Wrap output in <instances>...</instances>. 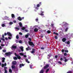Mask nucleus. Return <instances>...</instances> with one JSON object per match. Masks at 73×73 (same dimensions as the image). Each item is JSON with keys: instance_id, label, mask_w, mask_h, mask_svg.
<instances>
[{"instance_id": "c03bdc74", "label": "nucleus", "mask_w": 73, "mask_h": 73, "mask_svg": "<svg viewBox=\"0 0 73 73\" xmlns=\"http://www.w3.org/2000/svg\"><path fill=\"white\" fill-rule=\"evenodd\" d=\"M40 6V4H38L37 5V7H39Z\"/></svg>"}, {"instance_id": "ea45409f", "label": "nucleus", "mask_w": 73, "mask_h": 73, "mask_svg": "<svg viewBox=\"0 0 73 73\" xmlns=\"http://www.w3.org/2000/svg\"><path fill=\"white\" fill-rule=\"evenodd\" d=\"M68 28H66L65 30V32H67V31H68Z\"/></svg>"}, {"instance_id": "09e8293b", "label": "nucleus", "mask_w": 73, "mask_h": 73, "mask_svg": "<svg viewBox=\"0 0 73 73\" xmlns=\"http://www.w3.org/2000/svg\"><path fill=\"white\" fill-rule=\"evenodd\" d=\"M6 52V50H3V52Z\"/></svg>"}, {"instance_id": "052dcab7", "label": "nucleus", "mask_w": 73, "mask_h": 73, "mask_svg": "<svg viewBox=\"0 0 73 73\" xmlns=\"http://www.w3.org/2000/svg\"><path fill=\"white\" fill-rule=\"evenodd\" d=\"M35 20L36 21H38V19H35Z\"/></svg>"}, {"instance_id": "0eeeda50", "label": "nucleus", "mask_w": 73, "mask_h": 73, "mask_svg": "<svg viewBox=\"0 0 73 73\" xmlns=\"http://www.w3.org/2000/svg\"><path fill=\"white\" fill-rule=\"evenodd\" d=\"M17 63V62H16V61H13L12 62V64H13L14 65H16Z\"/></svg>"}, {"instance_id": "2eb2a0df", "label": "nucleus", "mask_w": 73, "mask_h": 73, "mask_svg": "<svg viewBox=\"0 0 73 73\" xmlns=\"http://www.w3.org/2000/svg\"><path fill=\"white\" fill-rule=\"evenodd\" d=\"M40 11L41 12V13L40 14V15H41V16H44V14H43L44 13V12L42 11Z\"/></svg>"}, {"instance_id": "dca6fc26", "label": "nucleus", "mask_w": 73, "mask_h": 73, "mask_svg": "<svg viewBox=\"0 0 73 73\" xmlns=\"http://www.w3.org/2000/svg\"><path fill=\"white\" fill-rule=\"evenodd\" d=\"M12 47L13 49H16L17 48V47L16 46H13Z\"/></svg>"}, {"instance_id": "49530a36", "label": "nucleus", "mask_w": 73, "mask_h": 73, "mask_svg": "<svg viewBox=\"0 0 73 73\" xmlns=\"http://www.w3.org/2000/svg\"><path fill=\"white\" fill-rule=\"evenodd\" d=\"M19 34L20 35H23V33L21 32L19 33Z\"/></svg>"}, {"instance_id": "473e14b6", "label": "nucleus", "mask_w": 73, "mask_h": 73, "mask_svg": "<svg viewBox=\"0 0 73 73\" xmlns=\"http://www.w3.org/2000/svg\"><path fill=\"white\" fill-rule=\"evenodd\" d=\"M22 30H24L25 29V27H23V28H21Z\"/></svg>"}, {"instance_id": "423d86ee", "label": "nucleus", "mask_w": 73, "mask_h": 73, "mask_svg": "<svg viewBox=\"0 0 73 73\" xmlns=\"http://www.w3.org/2000/svg\"><path fill=\"white\" fill-rule=\"evenodd\" d=\"M24 66V64H20L19 65V68H21L22 66Z\"/></svg>"}, {"instance_id": "680f3d73", "label": "nucleus", "mask_w": 73, "mask_h": 73, "mask_svg": "<svg viewBox=\"0 0 73 73\" xmlns=\"http://www.w3.org/2000/svg\"><path fill=\"white\" fill-rule=\"evenodd\" d=\"M55 35H56V36H58V34L57 33H56Z\"/></svg>"}, {"instance_id": "79ce46f5", "label": "nucleus", "mask_w": 73, "mask_h": 73, "mask_svg": "<svg viewBox=\"0 0 73 73\" xmlns=\"http://www.w3.org/2000/svg\"><path fill=\"white\" fill-rule=\"evenodd\" d=\"M64 55L65 56H67V54L66 53H65L64 54Z\"/></svg>"}, {"instance_id": "5fc2aeb1", "label": "nucleus", "mask_w": 73, "mask_h": 73, "mask_svg": "<svg viewBox=\"0 0 73 73\" xmlns=\"http://www.w3.org/2000/svg\"><path fill=\"white\" fill-rule=\"evenodd\" d=\"M4 69H5V70H6V69H7V67H4Z\"/></svg>"}, {"instance_id": "7c9ffc66", "label": "nucleus", "mask_w": 73, "mask_h": 73, "mask_svg": "<svg viewBox=\"0 0 73 73\" xmlns=\"http://www.w3.org/2000/svg\"><path fill=\"white\" fill-rule=\"evenodd\" d=\"M16 38H17V39H18V38H19V35H17L16 36Z\"/></svg>"}, {"instance_id": "39448f33", "label": "nucleus", "mask_w": 73, "mask_h": 73, "mask_svg": "<svg viewBox=\"0 0 73 73\" xmlns=\"http://www.w3.org/2000/svg\"><path fill=\"white\" fill-rule=\"evenodd\" d=\"M7 34L8 36H12V34H11V33L9 32H7Z\"/></svg>"}, {"instance_id": "4be33fe9", "label": "nucleus", "mask_w": 73, "mask_h": 73, "mask_svg": "<svg viewBox=\"0 0 73 73\" xmlns=\"http://www.w3.org/2000/svg\"><path fill=\"white\" fill-rule=\"evenodd\" d=\"M9 72L10 73H12V70H11V69H9Z\"/></svg>"}, {"instance_id": "f257e3e1", "label": "nucleus", "mask_w": 73, "mask_h": 73, "mask_svg": "<svg viewBox=\"0 0 73 73\" xmlns=\"http://www.w3.org/2000/svg\"><path fill=\"white\" fill-rule=\"evenodd\" d=\"M29 45H30V46H32V45L35 46V44H33V42L31 41H29Z\"/></svg>"}, {"instance_id": "338daca9", "label": "nucleus", "mask_w": 73, "mask_h": 73, "mask_svg": "<svg viewBox=\"0 0 73 73\" xmlns=\"http://www.w3.org/2000/svg\"><path fill=\"white\" fill-rule=\"evenodd\" d=\"M44 48H43V47H41V49H42V50L44 49Z\"/></svg>"}, {"instance_id": "6e6d98bb", "label": "nucleus", "mask_w": 73, "mask_h": 73, "mask_svg": "<svg viewBox=\"0 0 73 73\" xmlns=\"http://www.w3.org/2000/svg\"><path fill=\"white\" fill-rule=\"evenodd\" d=\"M2 59L3 60H5V58H3Z\"/></svg>"}, {"instance_id": "1a4fd4ad", "label": "nucleus", "mask_w": 73, "mask_h": 73, "mask_svg": "<svg viewBox=\"0 0 73 73\" xmlns=\"http://www.w3.org/2000/svg\"><path fill=\"white\" fill-rule=\"evenodd\" d=\"M20 49H21L22 52H23L24 51V47L23 46H21L20 48Z\"/></svg>"}, {"instance_id": "bf43d9fd", "label": "nucleus", "mask_w": 73, "mask_h": 73, "mask_svg": "<svg viewBox=\"0 0 73 73\" xmlns=\"http://www.w3.org/2000/svg\"><path fill=\"white\" fill-rule=\"evenodd\" d=\"M5 73H7V70H5Z\"/></svg>"}, {"instance_id": "c9c22d12", "label": "nucleus", "mask_w": 73, "mask_h": 73, "mask_svg": "<svg viewBox=\"0 0 73 73\" xmlns=\"http://www.w3.org/2000/svg\"><path fill=\"white\" fill-rule=\"evenodd\" d=\"M48 56L49 57H51V55L50 54H49L48 55Z\"/></svg>"}, {"instance_id": "de8ad7c7", "label": "nucleus", "mask_w": 73, "mask_h": 73, "mask_svg": "<svg viewBox=\"0 0 73 73\" xmlns=\"http://www.w3.org/2000/svg\"><path fill=\"white\" fill-rule=\"evenodd\" d=\"M72 72L71 71H69L67 72V73H72Z\"/></svg>"}, {"instance_id": "4468645a", "label": "nucleus", "mask_w": 73, "mask_h": 73, "mask_svg": "<svg viewBox=\"0 0 73 73\" xmlns=\"http://www.w3.org/2000/svg\"><path fill=\"white\" fill-rule=\"evenodd\" d=\"M64 25L65 27H66L67 26H68V25H69V24H68V23H67L66 22L65 24H64Z\"/></svg>"}, {"instance_id": "ddd939ff", "label": "nucleus", "mask_w": 73, "mask_h": 73, "mask_svg": "<svg viewBox=\"0 0 73 73\" xmlns=\"http://www.w3.org/2000/svg\"><path fill=\"white\" fill-rule=\"evenodd\" d=\"M17 58H18V59H19V60H20V59H21V57H20V56H19V54L17 55Z\"/></svg>"}, {"instance_id": "58836bf2", "label": "nucleus", "mask_w": 73, "mask_h": 73, "mask_svg": "<svg viewBox=\"0 0 73 73\" xmlns=\"http://www.w3.org/2000/svg\"><path fill=\"white\" fill-rule=\"evenodd\" d=\"M1 40H3V41H5V39L4 38H1Z\"/></svg>"}, {"instance_id": "a19ab883", "label": "nucleus", "mask_w": 73, "mask_h": 73, "mask_svg": "<svg viewBox=\"0 0 73 73\" xmlns=\"http://www.w3.org/2000/svg\"><path fill=\"white\" fill-rule=\"evenodd\" d=\"M29 47H28V48H26V50H29Z\"/></svg>"}, {"instance_id": "8fccbe9b", "label": "nucleus", "mask_w": 73, "mask_h": 73, "mask_svg": "<svg viewBox=\"0 0 73 73\" xmlns=\"http://www.w3.org/2000/svg\"><path fill=\"white\" fill-rule=\"evenodd\" d=\"M29 40L30 41H32V39H31V38H29Z\"/></svg>"}, {"instance_id": "aec40b11", "label": "nucleus", "mask_w": 73, "mask_h": 73, "mask_svg": "<svg viewBox=\"0 0 73 73\" xmlns=\"http://www.w3.org/2000/svg\"><path fill=\"white\" fill-rule=\"evenodd\" d=\"M19 26L21 27H22V23H21V22L19 23Z\"/></svg>"}, {"instance_id": "393cba45", "label": "nucleus", "mask_w": 73, "mask_h": 73, "mask_svg": "<svg viewBox=\"0 0 73 73\" xmlns=\"http://www.w3.org/2000/svg\"><path fill=\"white\" fill-rule=\"evenodd\" d=\"M26 61L27 62H28V63H30V62L28 61V59H26Z\"/></svg>"}, {"instance_id": "e2e57ef3", "label": "nucleus", "mask_w": 73, "mask_h": 73, "mask_svg": "<svg viewBox=\"0 0 73 73\" xmlns=\"http://www.w3.org/2000/svg\"><path fill=\"white\" fill-rule=\"evenodd\" d=\"M23 57H27V55H23Z\"/></svg>"}, {"instance_id": "6ab92c4d", "label": "nucleus", "mask_w": 73, "mask_h": 73, "mask_svg": "<svg viewBox=\"0 0 73 73\" xmlns=\"http://www.w3.org/2000/svg\"><path fill=\"white\" fill-rule=\"evenodd\" d=\"M44 70H42L40 72V73H44Z\"/></svg>"}, {"instance_id": "3c124183", "label": "nucleus", "mask_w": 73, "mask_h": 73, "mask_svg": "<svg viewBox=\"0 0 73 73\" xmlns=\"http://www.w3.org/2000/svg\"><path fill=\"white\" fill-rule=\"evenodd\" d=\"M4 66H5L4 64H2V67H3Z\"/></svg>"}, {"instance_id": "69168bd1", "label": "nucleus", "mask_w": 73, "mask_h": 73, "mask_svg": "<svg viewBox=\"0 0 73 73\" xmlns=\"http://www.w3.org/2000/svg\"><path fill=\"white\" fill-rule=\"evenodd\" d=\"M7 33H4V35L5 36H7Z\"/></svg>"}, {"instance_id": "9b49d317", "label": "nucleus", "mask_w": 73, "mask_h": 73, "mask_svg": "<svg viewBox=\"0 0 73 73\" xmlns=\"http://www.w3.org/2000/svg\"><path fill=\"white\" fill-rule=\"evenodd\" d=\"M66 39L65 38H63L62 39V41L63 42H65V41H66Z\"/></svg>"}, {"instance_id": "774afa93", "label": "nucleus", "mask_w": 73, "mask_h": 73, "mask_svg": "<svg viewBox=\"0 0 73 73\" xmlns=\"http://www.w3.org/2000/svg\"><path fill=\"white\" fill-rule=\"evenodd\" d=\"M15 56H17V54H16V53H15Z\"/></svg>"}, {"instance_id": "c85d7f7f", "label": "nucleus", "mask_w": 73, "mask_h": 73, "mask_svg": "<svg viewBox=\"0 0 73 73\" xmlns=\"http://www.w3.org/2000/svg\"><path fill=\"white\" fill-rule=\"evenodd\" d=\"M20 55H21V56H23L24 54L22 53H20Z\"/></svg>"}, {"instance_id": "f03ea898", "label": "nucleus", "mask_w": 73, "mask_h": 73, "mask_svg": "<svg viewBox=\"0 0 73 73\" xmlns=\"http://www.w3.org/2000/svg\"><path fill=\"white\" fill-rule=\"evenodd\" d=\"M49 64H47L45 66H44L43 68H42V69H47V68L49 67Z\"/></svg>"}, {"instance_id": "a878e982", "label": "nucleus", "mask_w": 73, "mask_h": 73, "mask_svg": "<svg viewBox=\"0 0 73 73\" xmlns=\"http://www.w3.org/2000/svg\"><path fill=\"white\" fill-rule=\"evenodd\" d=\"M51 27H52V28H53V27H54V24H51Z\"/></svg>"}, {"instance_id": "e433bc0d", "label": "nucleus", "mask_w": 73, "mask_h": 73, "mask_svg": "<svg viewBox=\"0 0 73 73\" xmlns=\"http://www.w3.org/2000/svg\"><path fill=\"white\" fill-rule=\"evenodd\" d=\"M68 61V60L67 59H65L64 60V62H67V61Z\"/></svg>"}, {"instance_id": "4c0bfd02", "label": "nucleus", "mask_w": 73, "mask_h": 73, "mask_svg": "<svg viewBox=\"0 0 73 73\" xmlns=\"http://www.w3.org/2000/svg\"><path fill=\"white\" fill-rule=\"evenodd\" d=\"M19 43H20V44H21L22 43V41L21 40H20L19 42Z\"/></svg>"}, {"instance_id": "6e6552de", "label": "nucleus", "mask_w": 73, "mask_h": 73, "mask_svg": "<svg viewBox=\"0 0 73 73\" xmlns=\"http://www.w3.org/2000/svg\"><path fill=\"white\" fill-rule=\"evenodd\" d=\"M17 19L19 21H21L22 20V19L20 17H19L17 18Z\"/></svg>"}, {"instance_id": "5701e85b", "label": "nucleus", "mask_w": 73, "mask_h": 73, "mask_svg": "<svg viewBox=\"0 0 73 73\" xmlns=\"http://www.w3.org/2000/svg\"><path fill=\"white\" fill-rule=\"evenodd\" d=\"M47 33H51V31H49V30H48L47 31Z\"/></svg>"}, {"instance_id": "b1692460", "label": "nucleus", "mask_w": 73, "mask_h": 73, "mask_svg": "<svg viewBox=\"0 0 73 73\" xmlns=\"http://www.w3.org/2000/svg\"><path fill=\"white\" fill-rule=\"evenodd\" d=\"M11 68H12V69H15V66H12Z\"/></svg>"}, {"instance_id": "0e129e2a", "label": "nucleus", "mask_w": 73, "mask_h": 73, "mask_svg": "<svg viewBox=\"0 0 73 73\" xmlns=\"http://www.w3.org/2000/svg\"><path fill=\"white\" fill-rule=\"evenodd\" d=\"M62 52H64V50L62 49Z\"/></svg>"}, {"instance_id": "f704fd0d", "label": "nucleus", "mask_w": 73, "mask_h": 73, "mask_svg": "<svg viewBox=\"0 0 73 73\" xmlns=\"http://www.w3.org/2000/svg\"><path fill=\"white\" fill-rule=\"evenodd\" d=\"M58 64H60V65H61V64H62V62L60 61H59L58 62Z\"/></svg>"}, {"instance_id": "7ed1b4c3", "label": "nucleus", "mask_w": 73, "mask_h": 73, "mask_svg": "<svg viewBox=\"0 0 73 73\" xmlns=\"http://www.w3.org/2000/svg\"><path fill=\"white\" fill-rule=\"evenodd\" d=\"M65 36H66V37L67 38H68V37H69V38H70V36L69 35V34H66L65 35Z\"/></svg>"}, {"instance_id": "f8f14e48", "label": "nucleus", "mask_w": 73, "mask_h": 73, "mask_svg": "<svg viewBox=\"0 0 73 73\" xmlns=\"http://www.w3.org/2000/svg\"><path fill=\"white\" fill-rule=\"evenodd\" d=\"M38 31V29L37 28H35L34 29V31L35 32H37Z\"/></svg>"}, {"instance_id": "a211bd4d", "label": "nucleus", "mask_w": 73, "mask_h": 73, "mask_svg": "<svg viewBox=\"0 0 73 73\" xmlns=\"http://www.w3.org/2000/svg\"><path fill=\"white\" fill-rule=\"evenodd\" d=\"M13 59L15 60H17V58L16 57H14Z\"/></svg>"}, {"instance_id": "4d7b16f0", "label": "nucleus", "mask_w": 73, "mask_h": 73, "mask_svg": "<svg viewBox=\"0 0 73 73\" xmlns=\"http://www.w3.org/2000/svg\"><path fill=\"white\" fill-rule=\"evenodd\" d=\"M2 62H5V60H3L2 61Z\"/></svg>"}, {"instance_id": "a18cd8bd", "label": "nucleus", "mask_w": 73, "mask_h": 73, "mask_svg": "<svg viewBox=\"0 0 73 73\" xmlns=\"http://www.w3.org/2000/svg\"><path fill=\"white\" fill-rule=\"evenodd\" d=\"M39 4L40 6L42 4V3H41V2H39Z\"/></svg>"}, {"instance_id": "13d9d810", "label": "nucleus", "mask_w": 73, "mask_h": 73, "mask_svg": "<svg viewBox=\"0 0 73 73\" xmlns=\"http://www.w3.org/2000/svg\"><path fill=\"white\" fill-rule=\"evenodd\" d=\"M60 60H61V61L63 60V58H61L60 59Z\"/></svg>"}, {"instance_id": "72a5a7b5", "label": "nucleus", "mask_w": 73, "mask_h": 73, "mask_svg": "<svg viewBox=\"0 0 73 73\" xmlns=\"http://www.w3.org/2000/svg\"><path fill=\"white\" fill-rule=\"evenodd\" d=\"M54 38H55V39H56V40H57V38H58V37L57 36H54Z\"/></svg>"}, {"instance_id": "864d4df0", "label": "nucleus", "mask_w": 73, "mask_h": 73, "mask_svg": "<svg viewBox=\"0 0 73 73\" xmlns=\"http://www.w3.org/2000/svg\"><path fill=\"white\" fill-rule=\"evenodd\" d=\"M13 22H11L9 24H13Z\"/></svg>"}, {"instance_id": "37998d69", "label": "nucleus", "mask_w": 73, "mask_h": 73, "mask_svg": "<svg viewBox=\"0 0 73 73\" xmlns=\"http://www.w3.org/2000/svg\"><path fill=\"white\" fill-rule=\"evenodd\" d=\"M55 58H58V56L57 55H55Z\"/></svg>"}, {"instance_id": "412c9836", "label": "nucleus", "mask_w": 73, "mask_h": 73, "mask_svg": "<svg viewBox=\"0 0 73 73\" xmlns=\"http://www.w3.org/2000/svg\"><path fill=\"white\" fill-rule=\"evenodd\" d=\"M49 70V69L48 68L46 69V73H48V71Z\"/></svg>"}, {"instance_id": "f3484780", "label": "nucleus", "mask_w": 73, "mask_h": 73, "mask_svg": "<svg viewBox=\"0 0 73 73\" xmlns=\"http://www.w3.org/2000/svg\"><path fill=\"white\" fill-rule=\"evenodd\" d=\"M11 17L12 18H15V15H14V14H11Z\"/></svg>"}, {"instance_id": "603ef678", "label": "nucleus", "mask_w": 73, "mask_h": 73, "mask_svg": "<svg viewBox=\"0 0 73 73\" xmlns=\"http://www.w3.org/2000/svg\"><path fill=\"white\" fill-rule=\"evenodd\" d=\"M15 29H17L18 30H19V29H20L19 28H17V27H15Z\"/></svg>"}, {"instance_id": "bb28decb", "label": "nucleus", "mask_w": 73, "mask_h": 73, "mask_svg": "<svg viewBox=\"0 0 73 73\" xmlns=\"http://www.w3.org/2000/svg\"><path fill=\"white\" fill-rule=\"evenodd\" d=\"M29 37V35H26L25 36V37L26 38H28Z\"/></svg>"}, {"instance_id": "c756f323", "label": "nucleus", "mask_w": 73, "mask_h": 73, "mask_svg": "<svg viewBox=\"0 0 73 73\" xmlns=\"http://www.w3.org/2000/svg\"><path fill=\"white\" fill-rule=\"evenodd\" d=\"M64 52L66 53H68V50H64Z\"/></svg>"}, {"instance_id": "20e7f679", "label": "nucleus", "mask_w": 73, "mask_h": 73, "mask_svg": "<svg viewBox=\"0 0 73 73\" xmlns=\"http://www.w3.org/2000/svg\"><path fill=\"white\" fill-rule=\"evenodd\" d=\"M5 55L7 56H9V55H11V52H6L5 53Z\"/></svg>"}, {"instance_id": "2f4dec72", "label": "nucleus", "mask_w": 73, "mask_h": 73, "mask_svg": "<svg viewBox=\"0 0 73 73\" xmlns=\"http://www.w3.org/2000/svg\"><path fill=\"white\" fill-rule=\"evenodd\" d=\"M2 26L3 27H5V24L4 23L2 24Z\"/></svg>"}, {"instance_id": "cd10ccee", "label": "nucleus", "mask_w": 73, "mask_h": 73, "mask_svg": "<svg viewBox=\"0 0 73 73\" xmlns=\"http://www.w3.org/2000/svg\"><path fill=\"white\" fill-rule=\"evenodd\" d=\"M67 44L68 45H69V44H70V41H68L67 42Z\"/></svg>"}, {"instance_id": "9d476101", "label": "nucleus", "mask_w": 73, "mask_h": 73, "mask_svg": "<svg viewBox=\"0 0 73 73\" xmlns=\"http://www.w3.org/2000/svg\"><path fill=\"white\" fill-rule=\"evenodd\" d=\"M32 51H31V53L32 54L34 53H35V49L34 48H33L32 49Z\"/></svg>"}]
</instances>
